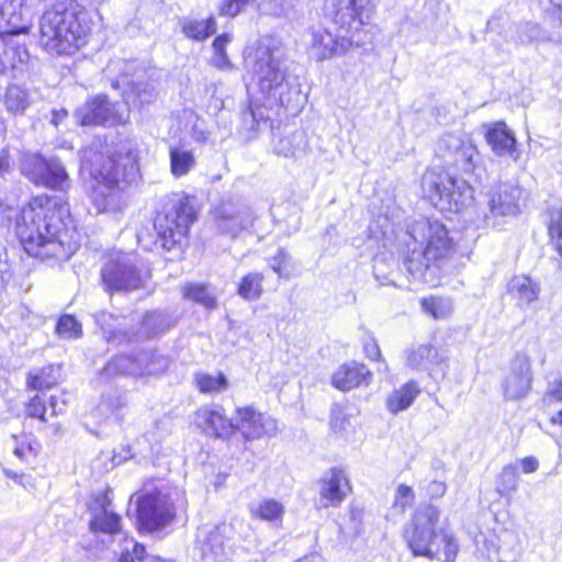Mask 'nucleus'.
Here are the masks:
<instances>
[{
  "label": "nucleus",
  "mask_w": 562,
  "mask_h": 562,
  "mask_svg": "<svg viewBox=\"0 0 562 562\" xmlns=\"http://www.w3.org/2000/svg\"><path fill=\"white\" fill-rule=\"evenodd\" d=\"M276 105H269L263 101L262 104H257L255 101H249L246 109L240 112V121L243 128L249 132L260 131L270 126V117L267 114L268 109Z\"/></svg>",
  "instance_id": "7c9ffc66"
},
{
  "label": "nucleus",
  "mask_w": 562,
  "mask_h": 562,
  "mask_svg": "<svg viewBox=\"0 0 562 562\" xmlns=\"http://www.w3.org/2000/svg\"><path fill=\"white\" fill-rule=\"evenodd\" d=\"M176 324L170 313L165 311H148L143 315L138 338L151 339L168 331Z\"/></svg>",
  "instance_id": "bb28decb"
},
{
  "label": "nucleus",
  "mask_w": 562,
  "mask_h": 562,
  "mask_svg": "<svg viewBox=\"0 0 562 562\" xmlns=\"http://www.w3.org/2000/svg\"><path fill=\"white\" fill-rule=\"evenodd\" d=\"M21 173L37 187L56 192H66L70 188V177L65 164L56 155L41 151H25L20 160Z\"/></svg>",
  "instance_id": "f8f14e48"
},
{
  "label": "nucleus",
  "mask_w": 562,
  "mask_h": 562,
  "mask_svg": "<svg viewBox=\"0 0 562 562\" xmlns=\"http://www.w3.org/2000/svg\"><path fill=\"white\" fill-rule=\"evenodd\" d=\"M252 75L262 101L296 111L306 101L297 78L288 72L286 49L277 36H265L252 56Z\"/></svg>",
  "instance_id": "423d86ee"
},
{
  "label": "nucleus",
  "mask_w": 562,
  "mask_h": 562,
  "mask_svg": "<svg viewBox=\"0 0 562 562\" xmlns=\"http://www.w3.org/2000/svg\"><path fill=\"white\" fill-rule=\"evenodd\" d=\"M372 373L363 364L351 361L342 364L331 376L333 385L341 391H349L360 385H368Z\"/></svg>",
  "instance_id": "5701e85b"
},
{
  "label": "nucleus",
  "mask_w": 562,
  "mask_h": 562,
  "mask_svg": "<svg viewBox=\"0 0 562 562\" xmlns=\"http://www.w3.org/2000/svg\"><path fill=\"white\" fill-rule=\"evenodd\" d=\"M101 280L109 293L140 289L144 279L137 256L133 252H111L101 269Z\"/></svg>",
  "instance_id": "ddd939ff"
},
{
  "label": "nucleus",
  "mask_w": 562,
  "mask_h": 562,
  "mask_svg": "<svg viewBox=\"0 0 562 562\" xmlns=\"http://www.w3.org/2000/svg\"><path fill=\"white\" fill-rule=\"evenodd\" d=\"M518 477L517 464L505 465L496 480L497 493L503 497L510 496L517 490Z\"/></svg>",
  "instance_id": "79ce46f5"
},
{
  "label": "nucleus",
  "mask_w": 562,
  "mask_h": 562,
  "mask_svg": "<svg viewBox=\"0 0 562 562\" xmlns=\"http://www.w3.org/2000/svg\"><path fill=\"white\" fill-rule=\"evenodd\" d=\"M447 485L445 482L434 480L427 486V496L430 499L440 498L445 495Z\"/></svg>",
  "instance_id": "052dcab7"
},
{
  "label": "nucleus",
  "mask_w": 562,
  "mask_h": 562,
  "mask_svg": "<svg viewBox=\"0 0 562 562\" xmlns=\"http://www.w3.org/2000/svg\"><path fill=\"white\" fill-rule=\"evenodd\" d=\"M517 40L521 44L553 41L550 34L536 22H524L517 27Z\"/></svg>",
  "instance_id": "37998d69"
},
{
  "label": "nucleus",
  "mask_w": 562,
  "mask_h": 562,
  "mask_svg": "<svg viewBox=\"0 0 562 562\" xmlns=\"http://www.w3.org/2000/svg\"><path fill=\"white\" fill-rule=\"evenodd\" d=\"M183 296L195 303L203 305L205 308L212 310L217 302L215 296L210 294L206 285L200 283H188L183 286Z\"/></svg>",
  "instance_id": "c03bdc74"
},
{
  "label": "nucleus",
  "mask_w": 562,
  "mask_h": 562,
  "mask_svg": "<svg viewBox=\"0 0 562 562\" xmlns=\"http://www.w3.org/2000/svg\"><path fill=\"white\" fill-rule=\"evenodd\" d=\"M373 12L371 0H325L324 13L338 27L334 34L323 26H311L307 50L317 61L345 55L351 46H362L368 40L363 30Z\"/></svg>",
  "instance_id": "20e7f679"
},
{
  "label": "nucleus",
  "mask_w": 562,
  "mask_h": 562,
  "mask_svg": "<svg viewBox=\"0 0 562 562\" xmlns=\"http://www.w3.org/2000/svg\"><path fill=\"white\" fill-rule=\"evenodd\" d=\"M422 390L418 383L411 380L400 389L394 390L386 400V407L392 414H397L407 409L420 394Z\"/></svg>",
  "instance_id": "2f4dec72"
},
{
  "label": "nucleus",
  "mask_w": 562,
  "mask_h": 562,
  "mask_svg": "<svg viewBox=\"0 0 562 562\" xmlns=\"http://www.w3.org/2000/svg\"><path fill=\"white\" fill-rule=\"evenodd\" d=\"M13 172V161L8 147L0 149V180L5 181Z\"/></svg>",
  "instance_id": "603ef678"
},
{
  "label": "nucleus",
  "mask_w": 562,
  "mask_h": 562,
  "mask_svg": "<svg viewBox=\"0 0 562 562\" xmlns=\"http://www.w3.org/2000/svg\"><path fill=\"white\" fill-rule=\"evenodd\" d=\"M415 501L413 488L406 484H400L395 491V498L392 508L395 513L404 514Z\"/></svg>",
  "instance_id": "8fccbe9b"
},
{
  "label": "nucleus",
  "mask_w": 562,
  "mask_h": 562,
  "mask_svg": "<svg viewBox=\"0 0 562 562\" xmlns=\"http://www.w3.org/2000/svg\"><path fill=\"white\" fill-rule=\"evenodd\" d=\"M192 199L183 192H172L161 199L154 220L155 244L166 251L181 248L190 226L196 220Z\"/></svg>",
  "instance_id": "9d476101"
},
{
  "label": "nucleus",
  "mask_w": 562,
  "mask_h": 562,
  "mask_svg": "<svg viewBox=\"0 0 562 562\" xmlns=\"http://www.w3.org/2000/svg\"><path fill=\"white\" fill-rule=\"evenodd\" d=\"M100 510L93 514L89 521L91 532H102L106 535H115L121 530V516L112 510H108L110 501L105 495L101 496Z\"/></svg>",
  "instance_id": "c85d7f7f"
},
{
  "label": "nucleus",
  "mask_w": 562,
  "mask_h": 562,
  "mask_svg": "<svg viewBox=\"0 0 562 562\" xmlns=\"http://www.w3.org/2000/svg\"><path fill=\"white\" fill-rule=\"evenodd\" d=\"M95 322L102 330L103 337L109 344H122L131 340L128 334L121 328L120 318L108 312H100L95 315Z\"/></svg>",
  "instance_id": "72a5a7b5"
},
{
  "label": "nucleus",
  "mask_w": 562,
  "mask_h": 562,
  "mask_svg": "<svg viewBox=\"0 0 562 562\" xmlns=\"http://www.w3.org/2000/svg\"><path fill=\"white\" fill-rule=\"evenodd\" d=\"M13 34L0 33V75L16 70L27 63L30 54L25 45L12 37Z\"/></svg>",
  "instance_id": "b1692460"
},
{
  "label": "nucleus",
  "mask_w": 562,
  "mask_h": 562,
  "mask_svg": "<svg viewBox=\"0 0 562 562\" xmlns=\"http://www.w3.org/2000/svg\"><path fill=\"white\" fill-rule=\"evenodd\" d=\"M547 398L562 401V379L550 384L547 392Z\"/></svg>",
  "instance_id": "338daca9"
},
{
  "label": "nucleus",
  "mask_w": 562,
  "mask_h": 562,
  "mask_svg": "<svg viewBox=\"0 0 562 562\" xmlns=\"http://www.w3.org/2000/svg\"><path fill=\"white\" fill-rule=\"evenodd\" d=\"M55 331L64 339H77L82 334V327L74 315L64 314L58 318Z\"/></svg>",
  "instance_id": "49530a36"
},
{
  "label": "nucleus",
  "mask_w": 562,
  "mask_h": 562,
  "mask_svg": "<svg viewBox=\"0 0 562 562\" xmlns=\"http://www.w3.org/2000/svg\"><path fill=\"white\" fill-rule=\"evenodd\" d=\"M15 234L24 251L42 261H66L79 249V233L59 196H35L18 214Z\"/></svg>",
  "instance_id": "f257e3e1"
},
{
  "label": "nucleus",
  "mask_w": 562,
  "mask_h": 562,
  "mask_svg": "<svg viewBox=\"0 0 562 562\" xmlns=\"http://www.w3.org/2000/svg\"><path fill=\"white\" fill-rule=\"evenodd\" d=\"M406 364L416 371L445 374V357L430 344L412 346L406 350Z\"/></svg>",
  "instance_id": "412c9836"
},
{
  "label": "nucleus",
  "mask_w": 562,
  "mask_h": 562,
  "mask_svg": "<svg viewBox=\"0 0 562 562\" xmlns=\"http://www.w3.org/2000/svg\"><path fill=\"white\" fill-rule=\"evenodd\" d=\"M289 258V254L284 249L279 248L278 252L270 259L269 265L276 273L282 277L283 266L286 263Z\"/></svg>",
  "instance_id": "5fc2aeb1"
},
{
  "label": "nucleus",
  "mask_w": 562,
  "mask_h": 562,
  "mask_svg": "<svg viewBox=\"0 0 562 562\" xmlns=\"http://www.w3.org/2000/svg\"><path fill=\"white\" fill-rule=\"evenodd\" d=\"M508 293L519 306L529 305L538 300L540 286L527 276H515L508 283Z\"/></svg>",
  "instance_id": "c756f323"
},
{
  "label": "nucleus",
  "mask_w": 562,
  "mask_h": 562,
  "mask_svg": "<svg viewBox=\"0 0 562 562\" xmlns=\"http://www.w3.org/2000/svg\"><path fill=\"white\" fill-rule=\"evenodd\" d=\"M292 7L293 3L291 0H282L279 4H276V7L273 8V10L270 11V13L273 16L286 15Z\"/></svg>",
  "instance_id": "774afa93"
},
{
  "label": "nucleus",
  "mask_w": 562,
  "mask_h": 562,
  "mask_svg": "<svg viewBox=\"0 0 562 562\" xmlns=\"http://www.w3.org/2000/svg\"><path fill=\"white\" fill-rule=\"evenodd\" d=\"M133 457L131 447L124 446L120 451L114 450L112 457L113 465H119Z\"/></svg>",
  "instance_id": "0e129e2a"
},
{
  "label": "nucleus",
  "mask_w": 562,
  "mask_h": 562,
  "mask_svg": "<svg viewBox=\"0 0 562 562\" xmlns=\"http://www.w3.org/2000/svg\"><path fill=\"white\" fill-rule=\"evenodd\" d=\"M250 513L255 518L279 526L284 515V506L274 498H265L257 505H251Z\"/></svg>",
  "instance_id": "c9c22d12"
},
{
  "label": "nucleus",
  "mask_w": 562,
  "mask_h": 562,
  "mask_svg": "<svg viewBox=\"0 0 562 562\" xmlns=\"http://www.w3.org/2000/svg\"><path fill=\"white\" fill-rule=\"evenodd\" d=\"M403 266L415 281L435 286L456 252L454 238L438 220L422 217L407 225Z\"/></svg>",
  "instance_id": "39448f33"
},
{
  "label": "nucleus",
  "mask_w": 562,
  "mask_h": 562,
  "mask_svg": "<svg viewBox=\"0 0 562 562\" xmlns=\"http://www.w3.org/2000/svg\"><path fill=\"white\" fill-rule=\"evenodd\" d=\"M435 153L447 168H453L468 179L427 170L422 178L424 199L443 214L460 213L473 200L474 191L469 181L480 178L479 151L470 140L445 134L438 139Z\"/></svg>",
  "instance_id": "f03ea898"
},
{
  "label": "nucleus",
  "mask_w": 562,
  "mask_h": 562,
  "mask_svg": "<svg viewBox=\"0 0 562 562\" xmlns=\"http://www.w3.org/2000/svg\"><path fill=\"white\" fill-rule=\"evenodd\" d=\"M263 280L262 272H248L238 282L236 293L245 301L255 302L262 295Z\"/></svg>",
  "instance_id": "58836bf2"
},
{
  "label": "nucleus",
  "mask_w": 562,
  "mask_h": 562,
  "mask_svg": "<svg viewBox=\"0 0 562 562\" xmlns=\"http://www.w3.org/2000/svg\"><path fill=\"white\" fill-rule=\"evenodd\" d=\"M548 234L550 243L562 257V207L549 211Z\"/></svg>",
  "instance_id": "a18cd8bd"
},
{
  "label": "nucleus",
  "mask_w": 562,
  "mask_h": 562,
  "mask_svg": "<svg viewBox=\"0 0 562 562\" xmlns=\"http://www.w3.org/2000/svg\"><path fill=\"white\" fill-rule=\"evenodd\" d=\"M170 171L176 178L183 177L195 166L193 151L183 146L169 148Z\"/></svg>",
  "instance_id": "4c0bfd02"
},
{
  "label": "nucleus",
  "mask_w": 562,
  "mask_h": 562,
  "mask_svg": "<svg viewBox=\"0 0 562 562\" xmlns=\"http://www.w3.org/2000/svg\"><path fill=\"white\" fill-rule=\"evenodd\" d=\"M46 404L40 398L38 395L31 398L26 406V414L32 418L45 420Z\"/></svg>",
  "instance_id": "864d4df0"
},
{
  "label": "nucleus",
  "mask_w": 562,
  "mask_h": 562,
  "mask_svg": "<svg viewBox=\"0 0 562 562\" xmlns=\"http://www.w3.org/2000/svg\"><path fill=\"white\" fill-rule=\"evenodd\" d=\"M255 218L251 207L240 200L223 201L214 209V220L218 231L232 237L250 229Z\"/></svg>",
  "instance_id": "dca6fc26"
},
{
  "label": "nucleus",
  "mask_w": 562,
  "mask_h": 562,
  "mask_svg": "<svg viewBox=\"0 0 562 562\" xmlns=\"http://www.w3.org/2000/svg\"><path fill=\"white\" fill-rule=\"evenodd\" d=\"M521 552V542L515 531L504 530L498 536L497 555L499 562H517Z\"/></svg>",
  "instance_id": "f704fd0d"
},
{
  "label": "nucleus",
  "mask_w": 562,
  "mask_h": 562,
  "mask_svg": "<svg viewBox=\"0 0 562 562\" xmlns=\"http://www.w3.org/2000/svg\"><path fill=\"white\" fill-rule=\"evenodd\" d=\"M145 558H148L145 547L131 539L126 541V544L119 557V562H145Z\"/></svg>",
  "instance_id": "09e8293b"
},
{
  "label": "nucleus",
  "mask_w": 562,
  "mask_h": 562,
  "mask_svg": "<svg viewBox=\"0 0 562 562\" xmlns=\"http://www.w3.org/2000/svg\"><path fill=\"white\" fill-rule=\"evenodd\" d=\"M170 358L156 349H143L112 357L98 372L95 383L106 385L121 376L145 378L165 373Z\"/></svg>",
  "instance_id": "9b49d317"
},
{
  "label": "nucleus",
  "mask_w": 562,
  "mask_h": 562,
  "mask_svg": "<svg viewBox=\"0 0 562 562\" xmlns=\"http://www.w3.org/2000/svg\"><path fill=\"white\" fill-rule=\"evenodd\" d=\"M196 384L202 393L218 392L227 387V379L223 373L217 376L199 374L196 375Z\"/></svg>",
  "instance_id": "de8ad7c7"
},
{
  "label": "nucleus",
  "mask_w": 562,
  "mask_h": 562,
  "mask_svg": "<svg viewBox=\"0 0 562 562\" xmlns=\"http://www.w3.org/2000/svg\"><path fill=\"white\" fill-rule=\"evenodd\" d=\"M363 349L366 356L369 359L382 361V363L384 364V370H387V366L385 361L382 359L380 347L374 338H371L370 341H367L363 346Z\"/></svg>",
  "instance_id": "6e6d98bb"
},
{
  "label": "nucleus",
  "mask_w": 562,
  "mask_h": 562,
  "mask_svg": "<svg viewBox=\"0 0 562 562\" xmlns=\"http://www.w3.org/2000/svg\"><path fill=\"white\" fill-rule=\"evenodd\" d=\"M522 190L509 182L501 183L488 193V212L484 214V225L495 231L504 229L509 220L520 213Z\"/></svg>",
  "instance_id": "4468645a"
},
{
  "label": "nucleus",
  "mask_w": 562,
  "mask_h": 562,
  "mask_svg": "<svg viewBox=\"0 0 562 562\" xmlns=\"http://www.w3.org/2000/svg\"><path fill=\"white\" fill-rule=\"evenodd\" d=\"M180 26L182 33L188 38L196 42H204L216 33L217 23L213 15H210L204 20L183 18L180 20Z\"/></svg>",
  "instance_id": "473e14b6"
},
{
  "label": "nucleus",
  "mask_w": 562,
  "mask_h": 562,
  "mask_svg": "<svg viewBox=\"0 0 562 562\" xmlns=\"http://www.w3.org/2000/svg\"><path fill=\"white\" fill-rule=\"evenodd\" d=\"M532 384L530 359L525 353H516L510 361L509 373L503 382L504 397L509 401L524 398Z\"/></svg>",
  "instance_id": "6ab92c4d"
},
{
  "label": "nucleus",
  "mask_w": 562,
  "mask_h": 562,
  "mask_svg": "<svg viewBox=\"0 0 562 562\" xmlns=\"http://www.w3.org/2000/svg\"><path fill=\"white\" fill-rule=\"evenodd\" d=\"M440 514L439 507L432 504H419L404 537L413 555L434 559L442 551L443 562H454L459 546L446 528L438 527Z\"/></svg>",
  "instance_id": "1a4fd4ad"
},
{
  "label": "nucleus",
  "mask_w": 562,
  "mask_h": 562,
  "mask_svg": "<svg viewBox=\"0 0 562 562\" xmlns=\"http://www.w3.org/2000/svg\"><path fill=\"white\" fill-rule=\"evenodd\" d=\"M518 462L520 463L522 472L525 474L533 473L539 468L538 459L536 457H532V456L525 457V458L520 459Z\"/></svg>",
  "instance_id": "e2e57ef3"
},
{
  "label": "nucleus",
  "mask_w": 562,
  "mask_h": 562,
  "mask_svg": "<svg viewBox=\"0 0 562 562\" xmlns=\"http://www.w3.org/2000/svg\"><path fill=\"white\" fill-rule=\"evenodd\" d=\"M233 532L229 524L213 527L203 526L198 529L194 555L201 562H217L225 555V543Z\"/></svg>",
  "instance_id": "f3484780"
},
{
  "label": "nucleus",
  "mask_w": 562,
  "mask_h": 562,
  "mask_svg": "<svg viewBox=\"0 0 562 562\" xmlns=\"http://www.w3.org/2000/svg\"><path fill=\"white\" fill-rule=\"evenodd\" d=\"M344 486L348 487L349 482L342 470L333 468L329 479H323L321 487L319 506H338L344 501L346 493Z\"/></svg>",
  "instance_id": "a878e982"
},
{
  "label": "nucleus",
  "mask_w": 562,
  "mask_h": 562,
  "mask_svg": "<svg viewBox=\"0 0 562 562\" xmlns=\"http://www.w3.org/2000/svg\"><path fill=\"white\" fill-rule=\"evenodd\" d=\"M214 55L212 57L211 64L216 69L220 70H231L233 69V64L226 52H213Z\"/></svg>",
  "instance_id": "13d9d810"
},
{
  "label": "nucleus",
  "mask_w": 562,
  "mask_h": 562,
  "mask_svg": "<svg viewBox=\"0 0 562 562\" xmlns=\"http://www.w3.org/2000/svg\"><path fill=\"white\" fill-rule=\"evenodd\" d=\"M273 150L279 156L300 157L306 153L307 137L302 128L288 130L278 135L273 132Z\"/></svg>",
  "instance_id": "393cba45"
},
{
  "label": "nucleus",
  "mask_w": 562,
  "mask_h": 562,
  "mask_svg": "<svg viewBox=\"0 0 562 562\" xmlns=\"http://www.w3.org/2000/svg\"><path fill=\"white\" fill-rule=\"evenodd\" d=\"M93 21L91 13L77 2H57L40 21V43L50 55H72L87 44Z\"/></svg>",
  "instance_id": "0eeeda50"
},
{
  "label": "nucleus",
  "mask_w": 562,
  "mask_h": 562,
  "mask_svg": "<svg viewBox=\"0 0 562 562\" xmlns=\"http://www.w3.org/2000/svg\"><path fill=\"white\" fill-rule=\"evenodd\" d=\"M256 0H221L218 14L226 18H235L246 10Z\"/></svg>",
  "instance_id": "3c124183"
},
{
  "label": "nucleus",
  "mask_w": 562,
  "mask_h": 562,
  "mask_svg": "<svg viewBox=\"0 0 562 562\" xmlns=\"http://www.w3.org/2000/svg\"><path fill=\"white\" fill-rule=\"evenodd\" d=\"M484 136L492 151L498 157L508 156L514 160L519 157L517 139L514 132L503 121L485 124Z\"/></svg>",
  "instance_id": "aec40b11"
},
{
  "label": "nucleus",
  "mask_w": 562,
  "mask_h": 562,
  "mask_svg": "<svg viewBox=\"0 0 562 562\" xmlns=\"http://www.w3.org/2000/svg\"><path fill=\"white\" fill-rule=\"evenodd\" d=\"M24 0H0V33L21 34L27 26L21 24Z\"/></svg>",
  "instance_id": "cd10ccee"
},
{
  "label": "nucleus",
  "mask_w": 562,
  "mask_h": 562,
  "mask_svg": "<svg viewBox=\"0 0 562 562\" xmlns=\"http://www.w3.org/2000/svg\"><path fill=\"white\" fill-rule=\"evenodd\" d=\"M233 36L229 33L217 35L212 42L213 52H226V46L232 42Z\"/></svg>",
  "instance_id": "680f3d73"
},
{
  "label": "nucleus",
  "mask_w": 562,
  "mask_h": 562,
  "mask_svg": "<svg viewBox=\"0 0 562 562\" xmlns=\"http://www.w3.org/2000/svg\"><path fill=\"white\" fill-rule=\"evenodd\" d=\"M346 420V415L339 405L335 404L330 411V426L335 431H341L344 429V424Z\"/></svg>",
  "instance_id": "4d7b16f0"
},
{
  "label": "nucleus",
  "mask_w": 562,
  "mask_h": 562,
  "mask_svg": "<svg viewBox=\"0 0 562 562\" xmlns=\"http://www.w3.org/2000/svg\"><path fill=\"white\" fill-rule=\"evenodd\" d=\"M195 423L210 437L225 439L234 434V420L227 418L218 407L200 408Z\"/></svg>",
  "instance_id": "4be33fe9"
},
{
  "label": "nucleus",
  "mask_w": 562,
  "mask_h": 562,
  "mask_svg": "<svg viewBox=\"0 0 562 562\" xmlns=\"http://www.w3.org/2000/svg\"><path fill=\"white\" fill-rule=\"evenodd\" d=\"M120 83L124 86L122 92L124 102H112L106 94L88 98L74 111L76 124L82 127H112L125 124L130 116V104L134 106L148 104L155 99V89L148 82L130 80L127 76H122L112 86L116 87Z\"/></svg>",
  "instance_id": "6e6552de"
},
{
  "label": "nucleus",
  "mask_w": 562,
  "mask_h": 562,
  "mask_svg": "<svg viewBox=\"0 0 562 562\" xmlns=\"http://www.w3.org/2000/svg\"><path fill=\"white\" fill-rule=\"evenodd\" d=\"M12 274L10 271V263L8 261V255L3 249H0V286L5 285Z\"/></svg>",
  "instance_id": "bf43d9fd"
},
{
  "label": "nucleus",
  "mask_w": 562,
  "mask_h": 562,
  "mask_svg": "<svg viewBox=\"0 0 562 562\" xmlns=\"http://www.w3.org/2000/svg\"><path fill=\"white\" fill-rule=\"evenodd\" d=\"M60 371L61 366L53 363L32 371L27 375V385L33 390L50 389L58 383Z\"/></svg>",
  "instance_id": "e433bc0d"
},
{
  "label": "nucleus",
  "mask_w": 562,
  "mask_h": 562,
  "mask_svg": "<svg viewBox=\"0 0 562 562\" xmlns=\"http://www.w3.org/2000/svg\"><path fill=\"white\" fill-rule=\"evenodd\" d=\"M138 143L135 137L121 139L113 150L104 155L100 144L92 143L79 153L81 167L103 183L94 193L99 212L115 213L124 205L123 186L140 180Z\"/></svg>",
  "instance_id": "7ed1b4c3"
},
{
  "label": "nucleus",
  "mask_w": 562,
  "mask_h": 562,
  "mask_svg": "<svg viewBox=\"0 0 562 562\" xmlns=\"http://www.w3.org/2000/svg\"><path fill=\"white\" fill-rule=\"evenodd\" d=\"M175 507L170 498L159 492L146 493L136 504V522L140 530L158 531L175 517Z\"/></svg>",
  "instance_id": "2eb2a0df"
},
{
  "label": "nucleus",
  "mask_w": 562,
  "mask_h": 562,
  "mask_svg": "<svg viewBox=\"0 0 562 562\" xmlns=\"http://www.w3.org/2000/svg\"><path fill=\"white\" fill-rule=\"evenodd\" d=\"M240 431L246 440L271 437L277 431V422L270 416H265L252 406L236 408L234 432Z\"/></svg>",
  "instance_id": "a211bd4d"
},
{
  "label": "nucleus",
  "mask_w": 562,
  "mask_h": 562,
  "mask_svg": "<svg viewBox=\"0 0 562 562\" xmlns=\"http://www.w3.org/2000/svg\"><path fill=\"white\" fill-rule=\"evenodd\" d=\"M50 124L54 125L55 127H59L64 122L65 120L69 116V113H68V110H66L65 108H60V109H53L52 112H50Z\"/></svg>",
  "instance_id": "69168bd1"
},
{
  "label": "nucleus",
  "mask_w": 562,
  "mask_h": 562,
  "mask_svg": "<svg viewBox=\"0 0 562 562\" xmlns=\"http://www.w3.org/2000/svg\"><path fill=\"white\" fill-rule=\"evenodd\" d=\"M4 105L14 115L23 114L30 106L29 91L18 85H10L4 94Z\"/></svg>",
  "instance_id": "a19ab883"
},
{
  "label": "nucleus",
  "mask_w": 562,
  "mask_h": 562,
  "mask_svg": "<svg viewBox=\"0 0 562 562\" xmlns=\"http://www.w3.org/2000/svg\"><path fill=\"white\" fill-rule=\"evenodd\" d=\"M127 405L126 395L120 393L116 395H102L101 402L97 411L105 415L106 418L112 417L116 423H122L124 418V409Z\"/></svg>",
  "instance_id": "ea45409f"
}]
</instances>
